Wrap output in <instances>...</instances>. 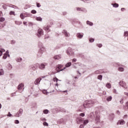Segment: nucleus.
Wrapping results in <instances>:
<instances>
[{"instance_id":"obj_35","label":"nucleus","mask_w":128,"mask_h":128,"mask_svg":"<svg viewBox=\"0 0 128 128\" xmlns=\"http://www.w3.org/2000/svg\"><path fill=\"white\" fill-rule=\"evenodd\" d=\"M86 24H88L89 26H92V22L90 21H87Z\"/></svg>"},{"instance_id":"obj_13","label":"nucleus","mask_w":128,"mask_h":128,"mask_svg":"<svg viewBox=\"0 0 128 128\" xmlns=\"http://www.w3.org/2000/svg\"><path fill=\"white\" fill-rule=\"evenodd\" d=\"M60 58H62L61 54L55 55L54 56V59L56 60H60Z\"/></svg>"},{"instance_id":"obj_11","label":"nucleus","mask_w":128,"mask_h":128,"mask_svg":"<svg viewBox=\"0 0 128 128\" xmlns=\"http://www.w3.org/2000/svg\"><path fill=\"white\" fill-rule=\"evenodd\" d=\"M22 112H24V110H22V109H20L19 111L17 113V114H16V116L17 118H20V116L22 114Z\"/></svg>"},{"instance_id":"obj_30","label":"nucleus","mask_w":128,"mask_h":128,"mask_svg":"<svg viewBox=\"0 0 128 128\" xmlns=\"http://www.w3.org/2000/svg\"><path fill=\"white\" fill-rule=\"evenodd\" d=\"M16 62H22V58H17L16 60Z\"/></svg>"},{"instance_id":"obj_28","label":"nucleus","mask_w":128,"mask_h":128,"mask_svg":"<svg viewBox=\"0 0 128 128\" xmlns=\"http://www.w3.org/2000/svg\"><path fill=\"white\" fill-rule=\"evenodd\" d=\"M114 116L113 114L109 116V118L110 120H114Z\"/></svg>"},{"instance_id":"obj_40","label":"nucleus","mask_w":128,"mask_h":128,"mask_svg":"<svg viewBox=\"0 0 128 128\" xmlns=\"http://www.w3.org/2000/svg\"><path fill=\"white\" fill-rule=\"evenodd\" d=\"M124 34L125 36H128V31L125 32H124Z\"/></svg>"},{"instance_id":"obj_51","label":"nucleus","mask_w":128,"mask_h":128,"mask_svg":"<svg viewBox=\"0 0 128 128\" xmlns=\"http://www.w3.org/2000/svg\"><path fill=\"white\" fill-rule=\"evenodd\" d=\"M113 92H114V94H118V92L116 91V89L114 90Z\"/></svg>"},{"instance_id":"obj_46","label":"nucleus","mask_w":128,"mask_h":128,"mask_svg":"<svg viewBox=\"0 0 128 128\" xmlns=\"http://www.w3.org/2000/svg\"><path fill=\"white\" fill-rule=\"evenodd\" d=\"M53 80L54 82H58V79L57 78H54Z\"/></svg>"},{"instance_id":"obj_23","label":"nucleus","mask_w":128,"mask_h":128,"mask_svg":"<svg viewBox=\"0 0 128 128\" xmlns=\"http://www.w3.org/2000/svg\"><path fill=\"white\" fill-rule=\"evenodd\" d=\"M88 120H86L83 121L84 126H86L88 124Z\"/></svg>"},{"instance_id":"obj_16","label":"nucleus","mask_w":128,"mask_h":128,"mask_svg":"<svg viewBox=\"0 0 128 128\" xmlns=\"http://www.w3.org/2000/svg\"><path fill=\"white\" fill-rule=\"evenodd\" d=\"M77 123L78 124H80L82 122H84V121H82V118H78L76 120Z\"/></svg>"},{"instance_id":"obj_5","label":"nucleus","mask_w":128,"mask_h":128,"mask_svg":"<svg viewBox=\"0 0 128 128\" xmlns=\"http://www.w3.org/2000/svg\"><path fill=\"white\" fill-rule=\"evenodd\" d=\"M62 68V64H58L56 66V70H57V72H62L64 70H66V67H64L63 69L60 70Z\"/></svg>"},{"instance_id":"obj_59","label":"nucleus","mask_w":128,"mask_h":128,"mask_svg":"<svg viewBox=\"0 0 128 128\" xmlns=\"http://www.w3.org/2000/svg\"><path fill=\"white\" fill-rule=\"evenodd\" d=\"M2 28H4V25H2V24H0V29Z\"/></svg>"},{"instance_id":"obj_1","label":"nucleus","mask_w":128,"mask_h":128,"mask_svg":"<svg viewBox=\"0 0 128 128\" xmlns=\"http://www.w3.org/2000/svg\"><path fill=\"white\" fill-rule=\"evenodd\" d=\"M96 100H90L88 101H85L83 104V106H80V112H84L86 108H92L94 104H96Z\"/></svg>"},{"instance_id":"obj_52","label":"nucleus","mask_w":128,"mask_h":128,"mask_svg":"<svg viewBox=\"0 0 128 128\" xmlns=\"http://www.w3.org/2000/svg\"><path fill=\"white\" fill-rule=\"evenodd\" d=\"M11 44H16V41H14V40H12V41H11Z\"/></svg>"},{"instance_id":"obj_17","label":"nucleus","mask_w":128,"mask_h":128,"mask_svg":"<svg viewBox=\"0 0 128 128\" xmlns=\"http://www.w3.org/2000/svg\"><path fill=\"white\" fill-rule=\"evenodd\" d=\"M76 10L78 12H84L86 10L84 8H76Z\"/></svg>"},{"instance_id":"obj_60","label":"nucleus","mask_w":128,"mask_h":128,"mask_svg":"<svg viewBox=\"0 0 128 128\" xmlns=\"http://www.w3.org/2000/svg\"><path fill=\"white\" fill-rule=\"evenodd\" d=\"M124 94H125V96H128V92H124Z\"/></svg>"},{"instance_id":"obj_20","label":"nucleus","mask_w":128,"mask_h":128,"mask_svg":"<svg viewBox=\"0 0 128 128\" xmlns=\"http://www.w3.org/2000/svg\"><path fill=\"white\" fill-rule=\"evenodd\" d=\"M106 88H112V84H110V83H107L106 84Z\"/></svg>"},{"instance_id":"obj_25","label":"nucleus","mask_w":128,"mask_h":128,"mask_svg":"<svg viewBox=\"0 0 128 128\" xmlns=\"http://www.w3.org/2000/svg\"><path fill=\"white\" fill-rule=\"evenodd\" d=\"M36 20H38V22H42V18L40 17H36Z\"/></svg>"},{"instance_id":"obj_9","label":"nucleus","mask_w":128,"mask_h":128,"mask_svg":"<svg viewBox=\"0 0 128 128\" xmlns=\"http://www.w3.org/2000/svg\"><path fill=\"white\" fill-rule=\"evenodd\" d=\"M119 84L120 85L122 88H128V86H126V84L124 82L120 81Z\"/></svg>"},{"instance_id":"obj_3","label":"nucleus","mask_w":128,"mask_h":128,"mask_svg":"<svg viewBox=\"0 0 128 128\" xmlns=\"http://www.w3.org/2000/svg\"><path fill=\"white\" fill-rule=\"evenodd\" d=\"M95 114H96V117L94 120L95 123L100 124V114H98V112H96Z\"/></svg>"},{"instance_id":"obj_36","label":"nucleus","mask_w":128,"mask_h":128,"mask_svg":"<svg viewBox=\"0 0 128 128\" xmlns=\"http://www.w3.org/2000/svg\"><path fill=\"white\" fill-rule=\"evenodd\" d=\"M44 114H48V110H44Z\"/></svg>"},{"instance_id":"obj_61","label":"nucleus","mask_w":128,"mask_h":128,"mask_svg":"<svg viewBox=\"0 0 128 128\" xmlns=\"http://www.w3.org/2000/svg\"><path fill=\"white\" fill-rule=\"evenodd\" d=\"M95 74H100V72L98 70H96L95 72Z\"/></svg>"},{"instance_id":"obj_24","label":"nucleus","mask_w":128,"mask_h":128,"mask_svg":"<svg viewBox=\"0 0 128 128\" xmlns=\"http://www.w3.org/2000/svg\"><path fill=\"white\" fill-rule=\"evenodd\" d=\"M62 122H64V119L62 118L58 120V124H62Z\"/></svg>"},{"instance_id":"obj_58","label":"nucleus","mask_w":128,"mask_h":128,"mask_svg":"<svg viewBox=\"0 0 128 128\" xmlns=\"http://www.w3.org/2000/svg\"><path fill=\"white\" fill-rule=\"evenodd\" d=\"M120 104H124V100L122 99L120 100Z\"/></svg>"},{"instance_id":"obj_21","label":"nucleus","mask_w":128,"mask_h":128,"mask_svg":"<svg viewBox=\"0 0 128 128\" xmlns=\"http://www.w3.org/2000/svg\"><path fill=\"white\" fill-rule=\"evenodd\" d=\"M118 70H119V72H124V68L122 66H119Z\"/></svg>"},{"instance_id":"obj_64","label":"nucleus","mask_w":128,"mask_h":128,"mask_svg":"<svg viewBox=\"0 0 128 128\" xmlns=\"http://www.w3.org/2000/svg\"><path fill=\"white\" fill-rule=\"evenodd\" d=\"M120 114V111H117V114Z\"/></svg>"},{"instance_id":"obj_49","label":"nucleus","mask_w":128,"mask_h":128,"mask_svg":"<svg viewBox=\"0 0 128 128\" xmlns=\"http://www.w3.org/2000/svg\"><path fill=\"white\" fill-rule=\"evenodd\" d=\"M80 116H84V113H81Z\"/></svg>"},{"instance_id":"obj_8","label":"nucleus","mask_w":128,"mask_h":128,"mask_svg":"<svg viewBox=\"0 0 128 128\" xmlns=\"http://www.w3.org/2000/svg\"><path fill=\"white\" fill-rule=\"evenodd\" d=\"M46 66H48L47 63L44 62L41 64L40 65L39 64V68L40 70H44Z\"/></svg>"},{"instance_id":"obj_47","label":"nucleus","mask_w":128,"mask_h":128,"mask_svg":"<svg viewBox=\"0 0 128 128\" xmlns=\"http://www.w3.org/2000/svg\"><path fill=\"white\" fill-rule=\"evenodd\" d=\"M76 62V58H74L72 60V62Z\"/></svg>"},{"instance_id":"obj_42","label":"nucleus","mask_w":128,"mask_h":128,"mask_svg":"<svg viewBox=\"0 0 128 128\" xmlns=\"http://www.w3.org/2000/svg\"><path fill=\"white\" fill-rule=\"evenodd\" d=\"M32 14H36V10H32L31 11Z\"/></svg>"},{"instance_id":"obj_39","label":"nucleus","mask_w":128,"mask_h":128,"mask_svg":"<svg viewBox=\"0 0 128 128\" xmlns=\"http://www.w3.org/2000/svg\"><path fill=\"white\" fill-rule=\"evenodd\" d=\"M2 8L4 10H6L8 8V6L7 5H3Z\"/></svg>"},{"instance_id":"obj_15","label":"nucleus","mask_w":128,"mask_h":128,"mask_svg":"<svg viewBox=\"0 0 128 128\" xmlns=\"http://www.w3.org/2000/svg\"><path fill=\"white\" fill-rule=\"evenodd\" d=\"M126 124V121H124V120H120L117 123V124H121L124 125Z\"/></svg>"},{"instance_id":"obj_31","label":"nucleus","mask_w":128,"mask_h":128,"mask_svg":"<svg viewBox=\"0 0 128 128\" xmlns=\"http://www.w3.org/2000/svg\"><path fill=\"white\" fill-rule=\"evenodd\" d=\"M6 58H8V54H6V53H5L4 54L3 58L4 60H6Z\"/></svg>"},{"instance_id":"obj_44","label":"nucleus","mask_w":128,"mask_h":128,"mask_svg":"<svg viewBox=\"0 0 128 128\" xmlns=\"http://www.w3.org/2000/svg\"><path fill=\"white\" fill-rule=\"evenodd\" d=\"M14 124H20V121H18V120H16L14 121Z\"/></svg>"},{"instance_id":"obj_53","label":"nucleus","mask_w":128,"mask_h":128,"mask_svg":"<svg viewBox=\"0 0 128 128\" xmlns=\"http://www.w3.org/2000/svg\"><path fill=\"white\" fill-rule=\"evenodd\" d=\"M80 128H84V124H81V125H80Z\"/></svg>"},{"instance_id":"obj_2","label":"nucleus","mask_w":128,"mask_h":128,"mask_svg":"<svg viewBox=\"0 0 128 128\" xmlns=\"http://www.w3.org/2000/svg\"><path fill=\"white\" fill-rule=\"evenodd\" d=\"M38 46L40 50L38 56H42V54L44 52H46V48L44 46V45L42 44V43L39 44Z\"/></svg>"},{"instance_id":"obj_63","label":"nucleus","mask_w":128,"mask_h":128,"mask_svg":"<svg viewBox=\"0 0 128 128\" xmlns=\"http://www.w3.org/2000/svg\"><path fill=\"white\" fill-rule=\"evenodd\" d=\"M121 10L122 12H124V8H122Z\"/></svg>"},{"instance_id":"obj_10","label":"nucleus","mask_w":128,"mask_h":128,"mask_svg":"<svg viewBox=\"0 0 128 128\" xmlns=\"http://www.w3.org/2000/svg\"><path fill=\"white\" fill-rule=\"evenodd\" d=\"M50 25H48L44 26L43 30H46V32H50Z\"/></svg>"},{"instance_id":"obj_18","label":"nucleus","mask_w":128,"mask_h":128,"mask_svg":"<svg viewBox=\"0 0 128 128\" xmlns=\"http://www.w3.org/2000/svg\"><path fill=\"white\" fill-rule=\"evenodd\" d=\"M63 34H64L65 36L68 37L70 36V33L68 32L66 30H63Z\"/></svg>"},{"instance_id":"obj_34","label":"nucleus","mask_w":128,"mask_h":128,"mask_svg":"<svg viewBox=\"0 0 128 128\" xmlns=\"http://www.w3.org/2000/svg\"><path fill=\"white\" fill-rule=\"evenodd\" d=\"M6 20V19L2 17L0 18V22H4Z\"/></svg>"},{"instance_id":"obj_62","label":"nucleus","mask_w":128,"mask_h":128,"mask_svg":"<svg viewBox=\"0 0 128 128\" xmlns=\"http://www.w3.org/2000/svg\"><path fill=\"white\" fill-rule=\"evenodd\" d=\"M2 56V52L0 51V56Z\"/></svg>"},{"instance_id":"obj_37","label":"nucleus","mask_w":128,"mask_h":128,"mask_svg":"<svg viewBox=\"0 0 128 128\" xmlns=\"http://www.w3.org/2000/svg\"><path fill=\"white\" fill-rule=\"evenodd\" d=\"M89 41L90 42H94V39L90 38Z\"/></svg>"},{"instance_id":"obj_33","label":"nucleus","mask_w":128,"mask_h":128,"mask_svg":"<svg viewBox=\"0 0 128 128\" xmlns=\"http://www.w3.org/2000/svg\"><path fill=\"white\" fill-rule=\"evenodd\" d=\"M98 79L100 80H102V75L98 76Z\"/></svg>"},{"instance_id":"obj_12","label":"nucleus","mask_w":128,"mask_h":128,"mask_svg":"<svg viewBox=\"0 0 128 128\" xmlns=\"http://www.w3.org/2000/svg\"><path fill=\"white\" fill-rule=\"evenodd\" d=\"M40 66V64H36L32 66V69L33 70H38Z\"/></svg>"},{"instance_id":"obj_45","label":"nucleus","mask_w":128,"mask_h":128,"mask_svg":"<svg viewBox=\"0 0 128 128\" xmlns=\"http://www.w3.org/2000/svg\"><path fill=\"white\" fill-rule=\"evenodd\" d=\"M0 51L2 52H6V50L2 48L0 49Z\"/></svg>"},{"instance_id":"obj_19","label":"nucleus","mask_w":128,"mask_h":128,"mask_svg":"<svg viewBox=\"0 0 128 128\" xmlns=\"http://www.w3.org/2000/svg\"><path fill=\"white\" fill-rule=\"evenodd\" d=\"M76 36H77V37L78 38H82L84 36V34L78 33L77 34Z\"/></svg>"},{"instance_id":"obj_55","label":"nucleus","mask_w":128,"mask_h":128,"mask_svg":"<svg viewBox=\"0 0 128 128\" xmlns=\"http://www.w3.org/2000/svg\"><path fill=\"white\" fill-rule=\"evenodd\" d=\"M12 114H10V112H9L8 113V116H12Z\"/></svg>"},{"instance_id":"obj_4","label":"nucleus","mask_w":128,"mask_h":128,"mask_svg":"<svg viewBox=\"0 0 128 128\" xmlns=\"http://www.w3.org/2000/svg\"><path fill=\"white\" fill-rule=\"evenodd\" d=\"M42 36H44V30L42 28H39L38 31L37 36L40 38Z\"/></svg>"},{"instance_id":"obj_32","label":"nucleus","mask_w":128,"mask_h":128,"mask_svg":"<svg viewBox=\"0 0 128 128\" xmlns=\"http://www.w3.org/2000/svg\"><path fill=\"white\" fill-rule=\"evenodd\" d=\"M42 92H43V94H49V92H48V91H46V90H43L42 91Z\"/></svg>"},{"instance_id":"obj_7","label":"nucleus","mask_w":128,"mask_h":128,"mask_svg":"<svg viewBox=\"0 0 128 128\" xmlns=\"http://www.w3.org/2000/svg\"><path fill=\"white\" fill-rule=\"evenodd\" d=\"M67 54L68 56H74V50H72V48H68V50H67Z\"/></svg>"},{"instance_id":"obj_29","label":"nucleus","mask_w":128,"mask_h":128,"mask_svg":"<svg viewBox=\"0 0 128 128\" xmlns=\"http://www.w3.org/2000/svg\"><path fill=\"white\" fill-rule=\"evenodd\" d=\"M9 14H10V16H12V15L16 16V14H15L14 12V11H10L9 12Z\"/></svg>"},{"instance_id":"obj_54","label":"nucleus","mask_w":128,"mask_h":128,"mask_svg":"<svg viewBox=\"0 0 128 128\" xmlns=\"http://www.w3.org/2000/svg\"><path fill=\"white\" fill-rule=\"evenodd\" d=\"M128 118V114H125L123 116V118Z\"/></svg>"},{"instance_id":"obj_43","label":"nucleus","mask_w":128,"mask_h":128,"mask_svg":"<svg viewBox=\"0 0 128 128\" xmlns=\"http://www.w3.org/2000/svg\"><path fill=\"white\" fill-rule=\"evenodd\" d=\"M43 124H44V126H48V122H44L43 123Z\"/></svg>"},{"instance_id":"obj_56","label":"nucleus","mask_w":128,"mask_h":128,"mask_svg":"<svg viewBox=\"0 0 128 128\" xmlns=\"http://www.w3.org/2000/svg\"><path fill=\"white\" fill-rule=\"evenodd\" d=\"M12 96H16V92L11 94Z\"/></svg>"},{"instance_id":"obj_6","label":"nucleus","mask_w":128,"mask_h":128,"mask_svg":"<svg viewBox=\"0 0 128 128\" xmlns=\"http://www.w3.org/2000/svg\"><path fill=\"white\" fill-rule=\"evenodd\" d=\"M46 76H42L40 78H38L34 82V84H39L40 82V80H42V78H44Z\"/></svg>"},{"instance_id":"obj_48","label":"nucleus","mask_w":128,"mask_h":128,"mask_svg":"<svg viewBox=\"0 0 128 128\" xmlns=\"http://www.w3.org/2000/svg\"><path fill=\"white\" fill-rule=\"evenodd\" d=\"M97 46L98 48H102V44H98Z\"/></svg>"},{"instance_id":"obj_22","label":"nucleus","mask_w":128,"mask_h":128,"mask_svg":"<svg viewBox=\"0 0 128 128\" xmlns=\"http://www.w3.org/2000/svg\"><path fill=\"white\" fill-rule=\"evenodd\" d=\"M112 6L113 8H118V4L115 3V4H112Z\"/></svg>"},{"instance_id":"obj_57","label":"nucleus","mask_w":128,"mask_h":128,"mask_svg":"<svg viewBox=\"0 0 128 128\" xmlns=\"http://www.w3.org/2000/svg\"><path fill=\"white\" fill-rule=\"evenodd\" d=\"M42 120H43L44 122H46V119L45 118H42Z\"/></svg>"},{"instance_id":"obj_38","label":"nucleus","mask_w":128,"mask_h":128,"mask_svg":"<svg viewBox=\"0 0 128 128\" xmlns=\"http://www.w3.org/2000/svg\"><path fill=\"white\" fill-rule=\"evenodd\" d=\"M15 23L16 24H22V22L18 21H16Z\"/></svg>"},{"instance_id":"obj_41","label":"nucleus","mask_w":128,"mask_h":128,"mask_svg":"<svg viewBox=\"0 0 128 128\" xmlns=\"http://www.w3.org/2000/svg\"><path fill=\"white\" fill-rule=\"evenodd\" d=\"M20 18H22V20H24V14H20Z\"/></svg>"},{"instance_id":"obj_27","label":"nucleus","mask_w":128,"mask_h":128,"mask_svg":"<svg viewBox=\"0 0 128 128\" xmlns=\"http://www.w3.org/2000/svg\"><path fill=\"white\" fill-rule=\"evenodd\" d=\"M112 100V96H108L106 98L108 102H110Z\"/></svg>"},{"instance_id":"obj_50","label":"nucleus","mask_w":128,"mask_h":128,"mask_svg":"<svg viewBox=\"0 0 128 128\" xmlns=\"http://www.w3.org/2000/svg\"><path fill=\"white\" fill-rule=\"evenodd\" d=\"M36 6L37 8H40V3H38L36 4Z\"/></svg>"},{"instance_id":"obj_14","label":"nucleus","mask_w":128,"mask_h":128,"mask_svg":"<svg viewBox=\"0 0 128 128\" xmlns=\"http://www.w3.org/2000/svg\"><path fill=\"white\" fill-rule=\"evenodd\" d=\"M24 84L22 83L18 86V89L19 90H22V88H24Z\"/></svg>"},{"instance_id":"obj_26","label":"nucleus","mask_w":128,"mask_h":128,"mask_svg":"<svg viewBox=\"0 0 128 128\" xmlns=\"http://www.w3.org/2000/svg\"><path fill=\"white\" fill-rule=\"evenodd\" d=\"M70 66H72V62H69L66 64L65 68H70Z\"/></svg>"}]
</instances>
